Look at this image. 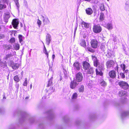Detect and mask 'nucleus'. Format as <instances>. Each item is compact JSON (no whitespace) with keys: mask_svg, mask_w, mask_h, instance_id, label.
Returning a JSON list of instances; mask_svg holds the SVG:
<instances>
[{"mask_svg":"<svg viewBox=\"0 0 129 129\" xmlns=\"http://www.w3.org/2000/svg\"><path fill=\"white\" fill-rule=\"evenodd\" d=\"M78 84L75 80L72 81L70 83V87L72 89H75Z\"/></svg>","mask_w":129,"mask_h":129,"instance_id":"nucleus-10","label":"nucleus"},{"mask_svg":"<svg viewBox=\"0 0 129 129\" xmlns=\"http://www.w3.org/2000/svg\"><path fill=\"white\" fill-rule=\"evenodd\" d=\"M55 57V55L54 54H53L52 55V57H53V58H54Z\"/></svg>","mask_w":129,"mask_h":129,"instance_id":"nucleus-53","label":"nucleus"},{"mask_svg":"<svg viewBox=\"0 0 129 129\" xmlns=\"http://www.w3.org/2000/svg\"><path fill=\"white\" fill-rule=\"evenodd\" d=\"M97 0H92V3H93V4H94V3H96L97 2V1H96H96H97Z\"/></svg>","mask_w":129,"mask_h":129,"instance_id":"nucleus-49","label":"nucleus"},{"mask_svg":"<svg viewBox=\"0 0 129 129\" xmlns=\"http://www.w3.org/2000/svg\"><path fill=\"white\" fill-rule=\"evenodd\" d=\"M13 79L16 83L20 81L19 77L17 75L15 76L14 77Z\"/></svg>","mask_w":129,"mask_h":129,"instance_id":"nucleus-27","label":"nucleus"},{"mask_svg":"<svg viewBox=\"0 0 129 129\" xmlns=\"http://www.w3.org/2000/svg\"><path fill=\"white\" fill-rule=\"evenodd\" d=\"M5 36L4 34H1L0 35V39H3L5 38Z\"/></svg>","mask_w":129,"mask_h":129,"instance_id":"nucleus-47","label":"nucleus"},{"mask_svg":"<svg viewBox=\"0 0 129 129\" xmlns=\"http://www.w3.org/2000/svg\"><path fill=\"white\" fill-rule=\"evenodd\" d=\"M25 80L23 83V85L24 86H27V78L25 79Z\"/></svg>","mask_w":129,"mask_h":129,"instance_id":"nucleus-41","label":"nucleus"},{"mask_svg":"<svg viewBox=\"0 0 129 129\" xmlns=\"http://www.w3.org/2000/svg\"><path fill=\"white\" fill-rule=\"evenodd\" d=\"M95 72L96 75H99L101 76H102L103 75V73L102 72V71L96 69L95 70Z\"/></svg>","mask_w":129,"mask_h":129,"instance_id":"nucleus-17","label":"nucleus"},{"mask_svg":"<svg viewBox=\"0 0 129 129\" xmlns=\"http://www.w3.org/2000/svg\"><path fill=\"white\" fill-rule=\"evenodd\" d=\"M73 66L74 68L76 69L77 70H79L80 69V64L78 61L75 62L73 64Z\"/></svg>","mask_w":129,"mask_h":129,"instance_id":"nucleus-12","label":"nucleus"},{"mask_svg":"<svg viewBox=\"0 0 129 129\" xmlns=\"http://www.w3.org/2000/svg\"><path fill=\"white\" fill-rule=\"evenodd\" d=\"M84 87L83 85H81L78 88V91L79 92H82L84 91Z\"/></svg>","mask_w":129,"mask_h":129,"instance_id":"nucleus-29","label":"nucleus"},{"mask_svg":"<svg viewBox=\"0 0 129 129\" xmlns=\"http://www.w3.org/2000/svg\"><path fill=\"white\" fill-rule=\"evenodd\" d=\"M119 94L120 96H121L125 94V92L124 91L121 90L119 92Z\"/></svg>","mask_w":129,"mask_h":129,"instance_id":"nucleus-35","label":"nucleus"},{"mask_svg":"<svg viewBox=\"0 0 129 129\" xmlns=\"http://www.w3.org/2000/svg\"><path fill=\"white\" fill-rule=\"evenodd\" d=\"M100 9L102 11H103L105 10V8L104 5H101L100 6Z\"/></svg>","mask_w":129,"mask_h":129,"instance_id":"nucleus-44","label":"nucleus"},{"mask_svg":"<svg viewBox=\"0 0 129 129\" xmlns=\"http://www.w3.org/2000/svg\"><path fill=\"white\" fill-rule=\"evenodd\" d=\"M100 84L102 86H104L106 85L107 84L105 81L103 80L101 82Z\"/></svg>","mask_w":129,"mask_h":129,"instance_id":"nucleus-42","label":"nucleus"},{"mask_svg":"<svg viewBox=\"0 0 129 129\" xmlns=\"http://www.w3.org/2000/svg\"><path fill=\"white\" fill-rule=\"evenodd\" d=\"M12 24L13 27L15 29H17L19 22L17 19L14 18L13 20Z\"/></svg>","mask_w":129,"mask_h":129,"instance_id":"nucleus-9","label":"nucleus"},{"mask_svg":"<svg viewBox=\"0 0 129 129\" xmlns=\"http://www.w3.org/2000/svg\"><path fill=\"white\" fill-rule=\"evenodd\" d=\"M98 68L97 69L99 70L102 71L104 70V65L103 64H100L98 65Z\"/></svg>","mask_w":129,"mask_h":129,"instance_id":"nucleus-28","label":"nucleus"},{"mask_svg":"<svg viewBox=\"0 0 129 129\" xmlns=\"http://www.w3.org/2000/svg\"><path fill=\"white\" fill-rule=\"evenodd\" d=\"M50 38V35L49 34H48L46 36V43L48 45H49L50 43L51 40Z\"/></svg>","mask_w":129,"mask_h":129,"instance_id":"nucleus-16","label":"nucleus"},{"mask_svg":"<svg viewBox=\"0 0 129 129\" xmlns=\"http://www.w3.org/2000/svg\"><path fill=\"white\" fill-rule=\"evenodd\" d=\"M128 70H125V71H124V73H126V74L127 73H129V72L128 71Z\"/></svg>","mask_w":129,"mask_h":129,"instance_id":"nucleus-48","label":"nucleus"},{"mask_svg":"<svg viewBox=\"0 0 129 129\" xmlns=\"http://www.w3.org/2000/svg\"><path fill=\"white\" fill-rule=\"evenodd\" d=\"M13 55L11 53L8 54L6 55L4 59L6 60H8V59L10 58L11 57H12Z\"/></svg>","mask_w":129,"mask_h":129,"instance_id":"nucleus-22","label":"nucleus"},{"mask_svg":"<svg viewBox=\"0 0 129 129\" xmlns=\"http://www.w3.org/2000/svg\"><path fill=\"white\" fill-rule=\"evenodd\" d=\"M119 75L123 79L125 78V76L124 73L121 72L119 74Z\"/></svg>","mask_w":129,"mask_h":129,"instance_id":"nucleus-40","label":"nucleus"},{"mask_svg":"<svg viewBox=\"0 0 129 129\" xmlns=\"http://www.w3.org/2000/svg\"><path fill=\"white\" fill-rule=\"evenodd\" d=\"M105 27L108 30L112 29L113 28L112 24L109 23L107 24Z\"/></svg>","mask_w":129,"mask_h":129,"instance_id":"nucleus-23","label":"nucleus"},{"mask_svg":"<svg viewBox=\"0 0 129 129\" xmlns=\"http://www.w3.org/2000/svg\"><path fill=\"white\" fill-rule=\"evenodd\" d=\"M90 44L92 48L94 49H96L98 47L99 42L97 40L92 39L90 41Z\"/></svg>","mask_w":129,"mask_h":129,"instance_id":"nucleus-5","label":"nucleus"},{"mask_svg":"<svg viewBox=\"0 0 129 129\" xmlns=\"http://www.w3.org/2000/svg\"><path fill=\"white\" fill-rule=\"evenodd\" d=\"M18 37L19 40V42L20 43H22V42H23V40L24 39V37L22 35L19 34L18 35Z\"/></svg>","mask_w":129,"mask_h":129,"instance_id":"nucleus-19","label":"nucleus"},{"mask_svg":"<svg viewBox=\"0 0 129 129\" xmlns=\"http://www.w3.org/2000/svg\"><path fill=\"white\" fill-rule=\"evenodd\" d=\"M129 115V112L128 111H124L122 113V116H127Z\"/></svg>","mask_w":129,"mask_h":129,"instance_id":"nucleus-33","label":"nucleus"},{"mask_svg":"<svg viewBox=\"0 0 129 129\" xmlns=\"http://www.w3.org/2000/svg\"><path fill=\"white\" fill-rule=\"evenodd\" d=\"M85 50L86 51H88L92 53H94L95 52V50L93 49L91 47H90L89 46L85 48Z\"/></svg>","mask_w":129,"mask_h":129,"instance_id":"nucleus-14","label":"nucleus"},{"mask_svg":"<svg viewBox=\"0 0 129 129\" xmlns=\"http://www.w3.org/2000/svg\"><path fill=\"white\" fill-rule=\"evenodd\" d=\"M53 83L52 79H50L48 81V83L46 86V87H50L48 91L50 92L51 93L54 91V89L53 88Z\"/></svg>","mask_w":129,"mask_h":129,"instance_id":"nucleus-6","label":"nucleus"},{"mask_svg":"<svg viewBox=\"0 0 129 129\" xmlns=\"http://www.w3.org/2000/svg\"><path fill=\"white\" fill-rule=\"evenodd\" d=\"M3 99H6V98L5 96H3Z\"/></svg>","mask_w":129,"mask_h":129,"instance_id":"nucleus-54","label":"nucleus"},{"mask_svg":"<svg viewBox=\"0 0 129 129\" xmlns=\"http://www.w3.org/2000/svg\"><path fill=\"white\" fill-rule=\"evenodd\" d=\"M4 47L6 50H9L11 48L12 46L10 45L6 44L4 45Z\"/></svg>","mask_w":129,"mask_h":129,"instance_id":"nucleus-30","label":"nucleus"},{"mask_svg":"<svg viewBox=\"0 0 129 129\" xmlns=\"http://www.w3.org/2000/svg\"><path fill=\"white\" fill-rule=\"evenodd\" d=\"M86 13L88 15H91L93 13V11L91 8H86L85 10Z\"/></svg>","mask_w":129,"mask_h":129,"instance_id":"nucleus-13","label":"nucleus"},{"mask_svg":"<svg viewBox=\"0 0 129 129\" xmlns=\"http://www.w3.org/2000/svg\"><path fill=\"white\" fill-rule=\"evenodd\" d=\"M77 94L76 92L72 94V100L76 99L77 97Z\"/></svg>","mask_w":129,"mask_h":129,"instance_id":"nucleus-31","label":"nucleus"},{"mask_svg":"<svg viewBox=\"0 0 129 129\" xmlns=\"http://www.w3.org/2000/svg\"><path fill=\"white\" fill-rule=\"evenodd\" d=\"M91 57L92 59L96 60L97 59V57L95 55H92Z\"/></svg>","mask_w":129,"mask_h":129,"instance_id":"nucleus-46","label":"nucleus"},{"mask_svg":"<svg viewBox=\"0 0 129 129\" xmlns=\"http://www.w3.org/2000/svg\"><path fill=\"white\" fill-rule=\"evenodd\" d=\"M83 69L85 70L88 69L90 67L89 63L86 61H83L82 63Z\"/></svg>","mask_w":129,"mask_h":129,"instance_id":"nucleus-8","label":"nucleus"},{"mask_svg":"<svg viewBox=\"0 0 129 129\" xmlns=\"http://www.w3.org/2000/svg\"><path fill=\"white\" fill-rule=\"evenodd\" d=\"M81 24L84 25V27L86 28H88L89 26V23H86L84 21H82L81 23Z\"/></svg>","mask_w":129,"mask_h":129,"instance_id":"nucleus-25","label":"nucleus"},{"mask_svg":"<svg viewBox=\"0 0 129 129\" xmlns=\"http://www.w3.org/2000/svg\"><path fill=\"white\" fill-rule=\"evenodd\" d=\"M83 78L82 74L81 72H79L76 75V80L78 82H81Z\"/></svg>","mask_w":129,"mask_h":129,"instance_id":"nucleus-7","label":"nucleus"},{"mask_svg":"<svg viewBox=\"0 0 129 129\" xmlns=\"http://www.w3.org/2000/svg\"><path fill=\"white\" fill-rule=\"evenodd\" d=\"M80 44L81 46L84 48H86V42L84 39H82L80 40Z\"/></svg>","mask_w":129,"mask_h":129,"instance_id":"nucleus-15","label":"nucleus"},{"mask_svg":"<svg viewBox=\"0 0 129 129\" xmlns=\"http://www.w3.org/2000/svg\"><path fill=\"white\" fill-rule=\"evenodd\" d=\"M10 17L9 13H5L3 16V19L4 21L6 23H7L8 21V20Z\"/></svg>","mask_w":129,"mask_h":129,"instance_id":"nucleus-11","label":"nucleus"},{"mask_svg":"<svg viewBox=\"0 0 129 129\" xmlns=\"http://www.w3.org/2000/svg\"><path fill=\"white\" fill-rule=\"evenodd\" d=\"M118 85L120 87L124 90L128 89L129 85L127 82L123 81H120L118 82Z\"/></svg>","mask_w":129,"mask_h":129,"instance_id":"nucleus-3","label":"nucleus"},{"mask_svg":"<svg viewBox=\"0 0 129 129\" xmlns=\"http://www.w3.org/2000/svg\"><path fill=\"white\" fill-rule=\"evenodd\" d=\"M43 22L44 24H48L50 23L48 19L46 18H45L44 19Z\"/></svg>","mask_w":129,"mask_h":129,"instance_id":"nucleus-24","label":"nucleus"},{"mask_svg":"<svg viewBox=\"0 0 129 129\" xmlns=\"http://www.w3.org/2000/svg\"><path fill=\"white\" fill-rule=\"evenodd\" d=\"M104 14L103 13H101L100 14V19L101 21H103L104 20Z\"/></svg>","mask_w":129,"mask_h":129,"instance_id":"nucleus-34","label":"nucleus"},{"mask_svg":"<svg viewBox=\"0 0 129 129\" xmlns=\"http://www.w3.org/2000/svg\"><path fill=\"white\" fill-rule=\"evenodd\" d=\"M94 72L93 68H90L87 71V73L88 74H92Z\"/></svg>","mask_w":129,"mask_h":129,"instance_id":"nucleus-20","label":"nucleus"},{"mask_svg":"<svg viewBox=\"0 0 129 129\" xmlns=\"http://www.w3.org/2000/svg\"><path fill=\"white\" fill-rule=\"evenodd\" d=\"M37 24L38 25L39 27H40L41 24V21L40 20L38 19L37 20Z\"/></svg>","mask_w":129,"mask_h":129,"instance_id":"nucleus-45","label":"nucleus"},{"mask_svg":"<svg viewBox=\"0 0 129 129\" xmlns=\"http://www.w3.org/2000/svg\"><path fill=\"white\" fill-rule=\"evenodd\" d=\"M14 1L17 7L19 8V4L18 2V0H14Z\"/></svg>","mask_w":129,"mask_h":129,"instance_id":"nucleus-43","label":"nucleus"},{"mask_svg":"<svg viewBox=\"0 0 129 129\" xmlns=\"http://www.w3.org/2000/svg\"><path fill=\"white\" fill-rule=\"evenodd\" d=\"M100 48L101 50L103 51H104L106 49L105 45L102 44L101 45Z\"/></svg>","mask_w":129,"mask_h":129,"instance_id":"nucleus-37","label":"nucleus"},{"mask_svg":"<svg viewBox=\"0 0 129 129\" xmlns=\"http://www.w3.org/2000/svg\"><path fill=\"white\" fill-rule=\"evenodd\" d=\"M9 41L10 43H14L15 41V38L14 37L11 38L9 40Z\"/></svg>","mask_w":129,"mask_h":129,"instance_id":"nucleus-38","label":"nucleus"},{"mask_svg":"<svg viewBox=\"0 0 129 129\" xmlns=\"http://www.w3.org/2000/svg\"><path fill=\"white\" fill-rule=\"evenodd\" d=\"M44 53L47 56V58H48V55H49L48 53V52H47V50L45 46H44Z\"/></svg>","mask_w":129,"mask_h":129,"instance_id":"nucleus-39","label":"nucleus"},{"mask_svg":"<svg viewBox=\"0 0 129 129\" xmlns=\"http://www.w3.org/2000/svg\"><path fill=\"white\" fill-rule=\"evenodd\" d=\"M92 30L94 33L98 34L102 31V28L99 24H95L93 26Z\"/></svg>","mask_w":129,"mask_h":129,"instance_id":"nucleus-2","label":"nucleus"},{"mask_svg":"<svg viewBox=\"0 0 129 129\" xmlns=\"http://www.w3.org/2000/svg\"><path fill=\"white\" fill-rule=\"evenodd\" d=\"M29 96H27L25 98V99H29Z\"/></svg>","mask_w":129,"mask_h":129,"instance_id":"nucleus-52","label":"nucleus"},{"mask_svg":"<svg viewBox=\"0 0 129 129\" xmlns=\"http://www.w3.org/2000/svg\"><path fill=\"white\" fill-rule=\"evenodd\" d=\"M106 65L107 69H113L115 65V62L112 60H109L106 61Z\"/></svg>","mask_w":129,"mask_h":129,"instance_id":"nucleus-4","label":"nucleus"},{"mask_svg":"<svg viewBox=\"0 0 129 129\" xmlns=\"http://www.w3.org/2000/svg\"><path fill=\"white\" fill-rule=\"evenodd\" d=\"M1 29H2V27H1V26H0V31H1Z\"/></svg>","mask_w":129,"mask_h":129,"instance_id":"nucleus-55","label":"nucleus"},{"mask_svg":"<svg viewBox=\"0 0 129 129\" xmlns=\"http://www.w3.org/2000/svg\"><path fill=\"white\" fill-rule=\"evenodd\" d=\"M94 65V66L97 67L100 64L99 60L98 59L93 60Z\"/></svg>","mask_w":129,"mask_h":129,"instance_id":"nucleus-26","label":"nucleus"},{"mask_svg":"<svg viewBox=\"0 0 129 129\" xmlns=\"http://www.w3.org/2000/svg\"><path fill=\"white\" fill-rule=\"evenodd\" d=\"M120 66L122 68V70L123 71H125V64L124 63H122L120 64Z\"/></svg>","mask_w":129,"mask_h":129,"instance_id":"nucleus-36","label":"nucleus"},{"mask_svg":"<svg viewBox=\"0 0 129 129\" xmlns=\"http://www.w3.org/2000/svg\"><path fill=\"white\" fill-rule=\"evenodd\" d=\"M13 47L16 50H18L20 48V45L18 43H15L13 46Z\"/></svg>","mask_w":129,"mask_h":129,"instance_id":"nucleus-21","label":"nucleus"},{"mask_svg":"<svg viewBox=\"0 0 129 129\" xmlns=\"http://www.w3.org/2000/svg\"><path fill=\"white\" fill-rule=\"evenodd\" d=\"M84 0L85 1H86L89 2L91 1V0Z\"/></svg>","mask_w":129,"mask_h":129,"instance_id":"nucleus-51","label":"nucleus"},{"mask_svg":"<svg viewBox=\"0 0 129 129\" xmlns=\"http://www.w3.org/2000/svg\"><path fill=\"white\" fill-rule=\"evenodd\" d=\"M115 70H112L110 71L108 73L109 76L112 79H115L116 78V73L115 71H117V72L118 71L119 67L117 65L114 68Z\"/></svg>","mask_w":129,"mask_h":129,"instance_id":"nucleus-1","label":"nucleus"},{"mask_svg":"<svg viewBox=\"0 0 129 129\" xmlns=\"http://www.w3.org/2000/svg\"><path fill=\"white\" fill-rule=\"evenodd\" d=\"M31 87H32V84H31V85H30V88H31Z\"/></svg>","mask_w":129,"mask_h":129,"instance_id":"nucleus-56","label":"nucleus"},{"mask_svg":"<svg viewBox=\"0 0 129 129\" xmlns=\"http://www.w3.org/2000/svg\"><path fill=\"white\" fill-rule=\"evenodd\" d=\"M11 66L12 68L14 69H17L19 67V65L17 63H14L11 65Z\"/></svg>","mask_w":129,"mask_h":129,"instance_id":"nucleus-18","label":"nucleus"},{"mask_svg":"<svg viewBox=\"0 0 129 129\" xmlns=\"http://www.w3.org/2000/svg\"><path fill=\"white\" fill-rule=\"evenodd\" d=\"M6 7L7 6L6 5H3L0 4V10H1L4 9L6 8Z\"/></svg>","mask_w":129,"mask_h":129,"instance_id":"nucleus-32","label":"nucleus"},{"mask_svg":"<svg viewBox=\"0 0 129 129\" xmlns=\"http://www.w3.org/2000/svg\"><path fill=\"white\" fill-rule=\"evenodd\" d=\"M46 96H44L42 98V99L44 100L46 99Z\"/></svg>","mask_w":129,"mask_h":129,"instance_id":"nucleus-50","label":"nucleus"},{"mask_svg":"<svg viewBox=\"0 0 129 129\" xmlns=\"http://www.w3.org/2000/svg\"><path fill=\"white\" fill-rule=\"evenodd\" d=\"M18 86H19V84H18Z\"/></svg>","mask_w":129,"mask_h":129,"instance_id":"nucleus-57","label":"nucleus"}]
</instances>
